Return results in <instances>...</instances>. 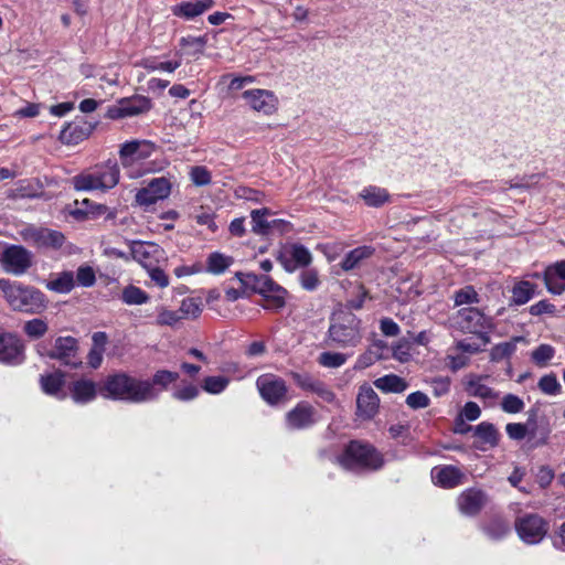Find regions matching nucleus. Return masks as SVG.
<instances>
[{
	"mask_svg": "<svg viewBox=\"0 0 565 565\" xmlns=\"http://www.w3.org/2000/svg\"><path fill=\"white\" fill-rule=\"evenodd\" d=\"M98 393L105 398L134 404L156 401V392L148 380L122 371L107 375L99 384Z\"/></svg>",
	"mask_w": 565,
	"mask_h": 565,
	"instance_id": "obj_1",
	"label": "nucleus"
},
{
	"mask_svg": "<svg viewBox=\"0 0 565 565\" xmlns=\"http://www.w3.org/2000/svg\"><path fill=\"white\" fill-rule=\"evenodd\" d=\"M120 180V168L116 159L89 167L71 179L75 191L103 193L114 189Z\"/></svg>",
	"mask_w": 565,
	"mask_h": 565,
	"instance_id": "obj_2",
	"label": "nucleus"
},
{
	"mask_svg": "<svg viewBox=\"0 0 565 565\" xmlns=\"http://www.w3.org/2000/svg\"><path fill=\"white\" fill-rule=\"evenodd\" d=\"M0 290L9 306L15 311L34 315L46 308L44 294L32 286L2 278L0 279Z\"/></svg>",
	"mask_w": 565,
	"mask_h": 565,
	"instance_id": "obj_3",
	"label": "nucleus"
},
{
	"mask_svg": "<svg viewBox=\"0 0 565 565\" xmlns=\"http://www.w3.org/2000/svg\"><path fill=\"white\" fill-rule=\"evenodd\" d=\"M361 320L347 309H335L330 316L328 339L338 348H354L362 341Z\"/></svg>",
	"mask_w": 565,
	"mask_h": 565,
	"instance_id": "obj_4",
	"label": "nucleus"
},
{
	"mask_svg": "<svg viewBox=\"0 0 565 565\" xmlns=\"http://www.w3.org/2000/svg\"><path fill=\"white\" fill-rule=\"evenodd\" d=\"M338 461L345 470L353 472L376 471L384 465L383 456L372 445L358 440L350 441Z\"/></svg>",
	"mask_w": 565,
	"mask_h": 565,
	"instance_id": "obj_5",
	"label": "nucleus"
},
{
	"mask_svg": "<svg viewBox=\"0 0 565 565\" xmlns=\"http://www.w3.org/2000/svg\"><path fill=\"white\" fill-rule=\"evenodd\" d=\"M21 238L29 245L40 250L60 252L64 247L71 253L72 244H66L65 235L57 231L43 226L26 225L19 231Z\"/></svg>",
	"mask_w": 565,
	"mask_h": 565,
	"instance_id": "obj_6",
	"label": "nucleus"
},
{
	"mask_svg": "<svg viewBox=\"0 0 565 565\" xmlns=\"http://www.w3.org/2000/svg\"><path fill=\"white\" fill-rule=\"evenodd\" d=\"M236 277L242 284L250 286L255 292L262 295L268 302L267 308L280 309L285 306L286 289L276 284L269 276L237 273Z\"/></svg>",
	"mask_w": 565,
	"mask_h": 565,
	"instance_id": "obj_7",
	"label": "nucleus"
},
{
	"mask_svg": "<svg viewBox=\"0 0 565 565\" xmlns=\"http://www.w3.org/2000/svg\"><path fill=\"white\" fill-rule=\"evenodd\" d=\"M36 351L41 356L57 360L65 366L77 367L82 364V359L78 354V342L70 335L56 338L53 348H47L45 344L40 343L36 347Z\"/></svg>",
	"mask_w": 565,
	"mask_h": 565,
	"instance_id": "obj_8",
	"label": "nucleus"
},
{
	"mask_svg": "<svg viewBox=\"0 0 565 565\" xmlns=\"http://www.w3.org/2000/svg\"><path fill=\"white\" fill-rule=\"evenodd\" d=\"M518 536L525 544H539L547 534L548 523L536 513H524L515 519Z\"/></svg>",
	"mask_w": 565,
	"mask_h": 565,
	"instance_id": "obj_9",
	"label": "nucleus"
},
{
	"mask_svg": "<svg viewBox=\"0 0 565 565\" xmlns=\"http://www.w3.org/2000/svg\"><path fill=\"white\" fill-rule=\"evenodd\" d=\"M256 387L260 397L270 406H278L288 402V387L286 381L273 373H265L257 377Z\"/></svg>",
	"mask_w": 565,
	"mask_h": 565,
	"instance_id": "obj_10",
	"label": "nucleus"
},
{
	"mask_svg": "<svg viewBox=\"0 0 565 565\" xmlns=\"http://www.w3.org/2000/svg\"><path fill=\"white\" fill-rule=\"evenodd\" d=\"M171 181L166 177L153 178L140 188L135 195V202L146 211L159 201L169 198L171 193Z\"/></svg>",
	"mask_w": 565,
	"mask_h": 565,
	"instance_id": "obj_11",
	"label": "nucleus"
},
{
	"mask_svg": "<svg viewBox=\"0 0 565 565\" xmlns=\"http://www.w3.org/2000/svg\"><path fill=\"white\" fill-rule=\"evenodd\" d=\"M152 108V102L149 97L134 95L121 98L116 105L109 106L106 117L113 120L134 117L148 113Z\"/></svg>",
	"mask_w": 565,
	"mask_h": 565,
	"instance_id": "obj_12",
	"label": "nucleus"
},
{
	"mask_svg": "<svg viewBox=\"0 0 565 565\" xmlns=\"http://www.w3.org/2000/svg\"><path fill=\"white\" fill-rule=\"evenodd\" d=\"M1 263L4 271L21 276L32 266L33 255L22 245H9L2 252Z\"/></svg>",
	"mask_w": 565,
	"mask_h": 565,
	"instance_id": "obj_13",
	"label": "nucleus"
},
{
	"mask_svg": "<svg viewBox=\"0 0 565 565\" xmlns=\"http://www.w3.org/2000/svg\"><path fill=\"white\" fill-rule=\"evenodd\" d=\"M243 98L250 108L266 116L275 114L278 109V98L274 92L268 89L253 88L243 93Z\"/></svg>",
	"mask_w": 565,
	"mask_h": 565,
	"instance_id": "obj_14",
	"label": "nucleus"
},
{
	"mask_svg": "<svg viewBox=\"0 0 565 565\" xmlns=\"http://www.w3.org/2000/svg\"><path fill=\"white\" fill-rule=\"evenodd\" d=\"M277 260L288 273H294L297 268L308 267L312 262V254L300 243L291 244L288 252L279 253Z\"/></svg>",
	"mask_w": 565,
	"mask_h": 565,
	"instance_id": "obj_15",
	"label": "nucleus"
},
{
	"mask_svg": "<svg viewBox=\"0 0 565 565\" xmlns=\"http://www.w3.org/2000/svg\"><path fill=\"white\" fill-rule=\"evenodd\" d=\"M458 323L463 330L475 334H482L486 330L492 328L491 318L472 307L458 311Z\"/></svg>",
	"mask_w": 565,
	"mask_h": 565,
	"instance_id": "obj_16",
	"label": "nucleus"
},
{
	"mask_svg": "<svg viewBox=\"0 0 565 565\" xmlns=\"http://www.w3.org/2000/svg\"><path fill=\"white\" fill-rule=\"evenodd\" d=\"M23 361L24 347L21 340L12 333H0V362L17 365Z\"/></svg>",
	"mask_w": 565,
	"mask_h": 565,
	"instance_id": "obj_17",
	"label": "nucleus"
},
{
	"mask_svg": "<svg viewBox=\"0 0 565 565\" xmlns=\"http://www.w3.org/2000/svg\"><path fill=\"white\" fill-rule=\"evenodd\" d=\"M94 129V124L85 120L84 118H75L63 127L58 139L64 145L74 146L87 139Z\"/></svg>",
	"mask_w": 565,
	"mask_h": 565,
	"instance_id": "obj_18",
	"label": "nucleus"
},
{
	"mask_svg": "<svg viewBox=\"0 0 565 565\" xmlns=\"http://www.w3.org/2000/svg\"><path fill=\"white\" fill-rule=\"evenodd\" d=\"M315 422V408L307 402H299L286 414V425L289 429H306Z\"/></svg>",
	"mask_w": 565,
	"mask_h": 565,
	"instance_id": "obj_19",
	"label": "nucleus"
},
{
	"mask_svg": "<svg viewBox=\"0 0 565 565\" xmlns=\"http://www.w3.org/2000/svg\"><path fill=\"white\" fill-rule=\"evenodd\" d=\"M488 495L480 489L470 488L458 497V507L462 514L468 516L477 515L487 504Z\"/></svg>",
	"mask_w": 565,
	"mask_h": 565,
	"instance_id": "obj_20",
	"label": "nucleus"
},
{
	"mask_svg": "<svg viewBox=\"0 0 565 565\" xmlns=\"http://www.w3.org/2000/svg\"><path fill=\"white\" fill-rule=\"evenodd\" d=\"M380 398L370 386H362L356 397V416L363 420L372 419L379 412Z\"/></svg>",
	"mask_w": 565,
	"mask_h": 565,
	"instance_id": "obj_21",
	"label": "nucleus"
},
{
	"mask_svg": "<svg viewBox=\"0 0 565 565\" xmlns=\"http://www.w3.org/2000/svg\"><path fill=\"white\" fill-rule=\"evenodd\" d=\"M542 279L548 292L562 295L565 291V259L548 265L542 273Z\"/></svg>",
	"mask_w": 565,
	"mask_h": 565,
	"instance_id": "obj_22",
	"label": "nucleus"
},
{
	"mask_svg": "<svg viewBox=\"0 0 565 565\" xmlns=\"http://www.w3.org/2000/svg\"><path fill=\"white\" fill-rule=\"evenodd\" d=\"M215 4L214 0H189L182 1L171 7V12L174 17L193 20L196 17L203 14L205 11L213 8Z\"/></svg>",
	"mask_w": 565,
	"mask_h": 565,
	"instance_id": "obj_23",
	"label": "nucleus"
},
{
	"mask_svg": "<svg viewBox=\"0 0 565 565\" xmlns=\"http://www.w3.org/2000/svg\"><path fill=\"white\" fill-rule=\"evenodd\" d=\"M149 145L150 142L147 140H130L124 142L119 149V160L121 166L127 169L134 166L137 161L146 159L149 156V152L143 151L142 147Z\"/></svg>",
	"mask_w": 565,
	"mask_h": 565,
	"instance_id": "obj_24",
	"label": "nucleus"
},
{
	"mask_svg": "<svg viewBox=\"0 0 565 565\" xmlns=\"http://www.w3.org/2000/svg\"><path fill=\"white\" fill-rule=\"evenodd\" d=\"M431 479L435 484L441 488L452 489L462 483L463 473L455 466L434 467Z\"/></svg>",
	"mask_w": 565,
	"mask_h": 565,
	"instance_id": "obj_25",
	"label": "nucleus"
},
{
	"mask_svg": "<svg viewBox=\"0 0 565 565\" xmlns=\"http://www.w3.org/2000/svg\"><path fill=\"white\" fill-rule=\"evenodd\" d=\"M129 248L132 259L145 268L153 265L152 259L160 253L159 246L150 242L130 241Z\"/></svg>",
	"mask_w": 565,
	"mask_h": 565,
	"instance_id": "obj_26",
	"label": "nucleus"
},
{
	"mask_svg": "<svg viewBox=\"0 0 565 565\" xmlns=\"http://www.w3.org/2000/svg\"><path fill=\"white\" fill-rule=\"evenodd\" d=\"M465 388L469 396L489 402V404H493L499 397V393L483 384L482 377L479 375H469Z\"/></svg>",
	"mask_w": 565,
	"mask_h": 565,
	"instance_id": "obj_27",
	"label": "nucleus"
},
{
	"mask_svg": "<svg viewBox=\"0 0 565 565\" xmlns=\"http://www.w3.org/2000/svg\"><path fill=\"white\" fill-rule=\"evenodd\" d=\"M65 384L64 374L60 371L43 374L40 377V385L42 391L50 396H54L58 399H64L66 393L63 387Z\"/></svg>",
	"mask_w": 565,
	"mask_h": 565,
	"instance_id": "obj_28",
	"label": "nucleus"
},
{
	"mask_svg": "<svg viewBox=\"0 0 565 565\" xmlns=\"http://www.w3.org/2000/svg\"><path fill=\"white\" fill-rule=\"evenodd\" d=\"M70 392L75 403L86 404L96 397L98 388L93 381L82 379L73 382Z\"/></svg>",
	"mask_w": 565,
	"mask_h": 565,
	"instance_id": "obj_29",
	"label": "nucleus"
},
{
	"mask_svg": "<svg viewBox=\"0 0 565 565\" xmlns=\"http://www.w3.org/2000/svg\"><path fill=\"white\" fill-rule=\"evenodd\" d=\"M374 253L375 248L370 245L355 247L345 254V256L341 260L340 266L344 271H350L352 269L358 268L363 260L372 257Z\"/></svg>",
	"mask_w": 565,
	"mask_h": 565,
	"instance_id": "obj_30",
	"label": "nucleus"
},
{
	"mask_svg": "<svg viewBox=\"0 0 565 565\" xmlns=\"http://www.w3.org/2000/svg\"><path fill=\"white\" fill-rule=\"evenodd\" d=\"M359 196L370 207H382L391 201V194L384 188L377 185H367L362 189Z\"/></svg>",
	"mask_w": 565,
	"mask_h": 565,
	"instance_id": "obj_31",
	"label": "nucleus"
},
{
	"mask_svg": "<svg viewBox=\"0 0 565 565\" xmlns=\"http://www.w3.org/2000/svg\"><path fill=\"white\" fill-rule=\"evenodd\" d=\"M473 436L480 440L483 446L479 448L486 450L484 446L494 448L499 445L500 434L497 427L488 422H482L473 428Z\"/></svg>",
	"mask_w": 565,
	"mask_h": 565,
	"instance_id": "obj_32",
	"label": "nucleus"
},
{
	"mask_svg": "<svg viewBox=\"0 0 565 565\" xmlns=\"http://www.w3.org/2000/svg\"><path fill=\"white\" fill-rule=\"evenodd\" d=\"M270 215V210L267 207L253 210L250 212L252 218V231L256 235H267L276 223L280 222L279 220H274L273 222L267 221V216Z\"/></svg>",
	"mask_w": 565,
	"mask_h": 565,
	"instance_id": "obj_33",
	"label": "nucleus"
},
{
	"mask_svg": "<svg viewBox=\"0 0 565 565\" xmlns=\"http://www.w3.org/2000/svg\"><path fill=\"white\" fill-rule=\"evenodd\" d=\"M234 263L232 256L220 252H213L206 257L205 271L212 275H221L225 273Z\"/></svg>",
	"mask_w": 565,
	"mask_h": 565,
	"instance_id": "obj_34",
	"label": "nucleus"
},
{
	"mask_svg": "<svg viewBox=\"0 0 565 565\" xmlns=\"http://www.w3.org/2000/svg\"><path fill=\"white\" fill-rule=\"evenodd\" d=\"M511 292L512 303L516 306H522L527 303L535 296L536 285L527 280H520L514 284Z\"/></svg>",
	"mask_w": 565,
	"mask_h": 565,
	"instance_id": "obj_35",
	"label": "nucleus"
},
{
	"mask_svg": "<svg viewBox=\"0 0 565 565\" xmlns=\"http://www.w3.org/2000/svg\"><path fill=\"white\" fill-rule=\"evenodd\" d=\"M374 385L383 393H403L408 387V383L396 374L379 377L374 381Z\"/></svg>",
	"mask_w": 565,
	"mask_h": 565,
	"instance_id": "obj_36",
	"label": "nucleus"
},
{
	"mask_svg": "<svg viewBox=\"0 0 565 565\" xmlns=\"http://www.w3.org/2000/svg\"><path fill=\"white\" fill-rule=\"evenodd\" d=\"M207 42L209 38L206 34L200 36L186 35L180 39L179 44L185 49L184 54L199 57L203 54Z\"/></svg>",
	"mask_w": 565,
	"mask_h": 565,
	"instance_id": "obj_37",
	"label": "nucleus"
},
{
	"mask_svg": "<svg viewBox=\"0 0 565 565\" xmlns=\"http://www.w3.org/2000/svg\"><path fill=\"white\" fill-rule=\"evenodd\" d=\"M179 379L178 372L168 370L157 371L151 380H148L156 392V399L159 398L160 393L169 387L170 384L174 383Z\"/></svg>",
	"mask_w": 565,
	"mask_h": 565,
	"instance_id": "obj_38",
	"label": "nucleus"
},
{
	"mask_svg": "<svg viewBox=\"0 0 565 565\" xmlns=\"http://www.w3.org/2000/svg\"><path fill=\"white\" fill-rule=\"evenodd\" d=\"M75 286L72 271H63L46 284V288L57 294H68Z\"/></svg>",
	"mask_w": 565,
	"mask_h": 565,
	"instance_id": "obj_39",
	"label": "nucleus"
},
{
	"mask_svg": "<svg viewBox=\"0 0 565 565\" xmlns=\"http://www.w3.org/2000/svg\"><path fill=\"white\" fill-rule=\"evenodd\" d=\"M482 530L490 540L499 541L510 532V526L505 520L493 518L482 526Z\"/></svg>",
	"mask_w": 565,
	"mask_h": 565,
	"instance_id": "obj_40",
	"label": "nucleus"
},
{
	"mask_svg": "<svg viewBox=\"0 0 565 565\" xmlns=\"http://www.w3.org/2000/svg\"><path fill=\"white\" fill-rule=\"evenodd\" d=\"M521 339V337H515L510 341L501 342L492 347L490 351V360L492 362H500L504 359L510 358L515 352L516 343Z\"/></svg>",
	"mask_w": 565,
	"mask_h": 565,
	"instance_id": "obj_41",
	"label": "nucleus"
},
{
	"mask_svg": "<svg viewBox=\"0 0 565 565\" xmlns=\"http://www.w3.org/2000/svg\"><path fill=\"white\" fill-rule=\"evenodd\" d=\"M203 311V305L200 298L188 297L181 301L179 312L182 319H196Z\"/></svg>",
	"mask_w": 565,
	"mask_h": 565,
	"instance_id": "obj_42",
	"label": "nucleus"
},
{
	"mask_svg": "<svg viewBox=\"0 0 565 565\" xmlns=\"http://www.w3.org/2000/svg\"><path fill=\"white\" fill-rule=\"evenodd\" d=\"M121 300L126 305H142L148 302L149 295L141 288L129 285L122 290Z\"/></svg>",
	"mask_w": 565,
	"mask_h": 565,
	"instance_id": "obj_43",
	"label": "nucleus"
},
{
	"mask_svg": "<svg viewBox=\"0 0 565 565\" xmlns=\"http://www.w3.org/2000/svg\"><path fill=\"white\" fill-rule=\"evenodd\" d=\"M139 65L149 72L162 71L173 73L177 68L181 66V61L157 62L154 58L148 57L141 60Z\"/></svg>",
	"mask_w": 565,
	"mask_h": 565,
	"instance_id": "obj_44",
	"label": "nucleus"
},
{
	"mask_svg": "<svg viewBox=\"0 0 565 565\" xmlns=\"http://www.w3.org/2000/svg\"><path fill=\"white\" fill-rule=\"evenodd\" d=\"M182 320L179 310H170L164 306L157 308L156 323L160 327H174Z\"/></svg>",
	"mask_w": 565,
	"mask_h": 565,
	"instance_id": "obj_45",
	"label": "nucleus"
},
{
	"mask_svg": "<svg viewBox=\"0 0 565 565\" xmlns=\"http://www.w3.org/2000/svg\"><path fill=\"white\" fill-rule=\"evenodd\" d=\"M347 354L331 351L322 352L318 358L319 364L328 369L340 367L347 362Z\"/></svg>",
	"mask_w": 565,
	"mask_h": 565,
	"instance_id": "obj_46",
	"label": "nucleus"
},
{
	"mask_svg": "<svg viewBox=\"0 0 565 565\" xmlns=\"http://www.w3.org/2000/svg\"><path fill=\"white\" fill-rule=\"evenodd\" d=\"M235 196L236 199L249 201L255 204H263L266 202V194L264 192L249 186L236 188Z\"/></svg>",
	"mask_w": 565,
	"mask_h": 565,
	"instance_id": "obj_47",
	"label": "nucleus"
},
{
	"mask_svg": "<svg viewBox=\"0 0 565 565\" xmlns=\"http://www.w3.org/2000/svg\"><path fill=\"white\" fill-rule=\"evenodd\" d=\"M555 355V349L550 344H540L533 350L532 361L539 366H545Z\"/></svg>",
	"mask_w": 565,
	"mask_h": 565,
	"instance_id": "obj_48",
	"label": "nucleus"
},
{
	"mask_svg": "<svg viewBox=\"0 0 565 565\" xmlns=\"http://www.w3.org/2000/svg\"><path fill=\"white\" fill-rule=\"evenodd\" d=\"M47 329V323L39 318L29 320L23 326V331L31 339H39L43 337L46 333Z\"/></svg>",
	"mask_w": 565,
	"mask_h": 565,
	"instance_id": "obj_49",
	"label": "nucleus"
},
{
	"mask_svg": "<svg viewBox=\"0 0 565 565\" xmlns=\"http://www.w3.org/2000/svg\"><path fill=\"white\" fill-rule=\"evenodd\" d=\"M230 381L225 376H207L203 381L202 388L210 394H220L228 385Z\"/></svg>",
	"mask_w": 565,
	"mask_h": 565,
	"instance_id": "obj_50",
	"label": "nucleus"
},
{
	"mask_svg": "<svg viewBox=\"0 0 565 565\" xmlns=\"http://www.w3.org/2000/svg\"><path fill=\"white\" fill-rule=\"evenodd\" d=\"M454 300L456 306L471 305L479 302V297L472 286H466L455 292Z\"/></svg>",
	"mask_w": 565,
	"mask_h": 565,
	"instance_id": "obj_51",
	"label": "nucleus"
},
{
	"mask_svg": "<svg viewBox=\"0 0 565 565\" xmlns=\"http://www.w3.org/2000/svg\"><path fill=\"white\" fill-rule=\"evenodd\" d=\"M301 287L307 291L316 290L320 285L318 271L313 268L305 269L299 275Z\"/></svg>",
	"mask_w": 565,
	"mask_h": 565,
	"instance_id": "obj_52",
	"label": "nucleus"
},
{
	"mask_svg": "<svg viewBox=\"0 0 565 565\" xmlns=\"http://www.w3.org/2000/svg\"><path fill=\"white\" fill-rule=\"evenodd\" d=\"M537 386L544 394L547 395H557L562 388L556 375L553 373L542 376Z\"/></svg>",
	"mask_w": 565,
	"mask_h": 565,
	"instance_id": "obj_53",
	"label": "nucleus"
},
{
	"mask_svg": "<svg viewBox=\"0 0 565 565\" xmlns=\"http://www.w3.org/2000/svg\"><path fill=\"white\" fill-rule=\"evenodd\" d=\"M501 408L508 414L521 413L524 408V402L514 394H507L501 401Z\"/></svg>",
	"mask_w": 565,
	"mask_h": 565,
	"instance_id": "obj_54",
	"label": "nucleus"
},
{
	"mask_svg": "<svg viewBox=\"0 0 565 565\" xmlns=\"http://www.w3.org/2000/svg\"><path fill=\"white\" fill-rule=\"evenodd\" d=\"M190 178L194 185L204 186L211 183V172L204 166H195L190 171Z\"/></svg>",
	"mask_w": 565,
	"mask_h": 565,
	"instance_id": "obj_55",
	"label": "nucleus"
},
{
	"mask_svg": "<svg viewBox=\"0 0 565 565\" xmlns=\"http://www.w3.org/2000/svg\"><path fill=\"white\" fill-rule=\"evenodd\" d=\"M200 390L194 384H186L173 391L172 397L180 402H190L199 396Z\"/></svg>",
	"mask_w": 565,
	"mask_h": 565,
	"instance_id": "obj_56",
	"label": "nucleus"
},
{
	"mask_svg": "<svg viewBox=\"0 0 565 565\" xmlns=\"http://www.w3.org/2000/svg\"><path fill=\"white\" fill-rule=\"evenodd\" d=\"M411 350L412 343L402 339L393 345V358L402 363L408 362L412 358Z\"/></svg>",
	"mask_w": 565,
	"mask_h": 565,
	"instance_id": "obj_57",
	"label": "nucleus"
},
{
	"mask_svg": "<svg viewBox=\"0 0 565 565\" xmlns=\"http://www.w3.org/2000/svg\"><path fill=\"white\" fill-rule=\"evenodd\" d=\"M406 404L412 409H420V408L428 407L430 404V399L427 396V394H425L424 392L416 391V392L411 393L406 397Z\"/></svg>",
	"mask_w": 565,
	"mask_h": 565,
	"instance_id": "obj_58",
	"label": "nucleus"
},
{
	"mask_svg": "<svg viewBox=\"0 0 565 565\" xmlns=\"http://www.w3.org/2000/svg\"><path fill=\"white\" fill-rule=\"evenodd\" d=\"M151 280L160 288L169 286V277L163 269L156 266L154 264L146 268Z\"/></svg>",
	"mask_w": 565,
	"mask_h": 565,
	"instance_id": "obj_59",
	"label": "nucleus"
},
{
	"mask_svg": "<svg viewBox=\"0 0 565 565\" xmlns=\"http://www.w3.org/2000/svg\"><path fill=\"white\" fill-rule=\"evenodd\" d=\"M78 285L83 287H92L96 281V276L92 267L81 266L76 273Z\"/></svg>",
	"mask_w": 565,
	"mask_h": 565,
	"instance_id": "obj_60",
	"label": "nucleus"
},
{
	"mask_svg": "<svg viewBox=\"0 0 565 565\" xmlns=\"http://www.w3.org/2000/svg\"><path fill=\"white\" fill-rule=\"evenodd\" d=\"M529 312L532 316H542V315H554L556 312V307L548 300H540L536 303L529 307Z\"/></svg>",
	"mask_w": 565,
	"mask_h": 565,
	"instance_id": "obj_61",
	"label": "nucleus"
},
{
	"mask_svg": "<svg viewBox=\"0 0 565 565\" xmlns=\"http://www.w3.org/2000/svg\"><path fill=\"white\" fill-rule=\"evenodd\" d=\"M508 436L513 440H522L526 437L527 428L526 425L521 423H509L505 426Z\"/></svg>",
	"mask_w": 565,
	"mask_h": 565,
	"instance_id": "obj_62",
	"label": "nucleus"
},
{
	"mask_svg": "<svg viewBox=\"0 0 565 565\" xmlns=\"http://www.w3.org/2000/svg\"><path fill=\"white\" fill-rule=\"evenodd\" d=\"M431 388L435 396H444L450 390V379L445 376L433 379Z\"/></svg>",
	"mask_w": 565,
	"mask_h": 565,
	"instance_id": "obj_63",
	"label": "nucleus"
},
{
	"mask_svg": "<svg viewBox=\"0 0 565 565\" xmlns=\"http://www.w3.org/2000/svg\"><path fill=\"white\" fill-rule=\"evenodd\" d=\"M480 415L481 409L479 405L475 402H467L460 412V417L469 422L477 420L480 417Z\"/></svg>",
	"mask_w": 565,
	"mask_h": 565,
	"instance_id": "obj_64",
	"label": "nucleus"
}]
</instances>
